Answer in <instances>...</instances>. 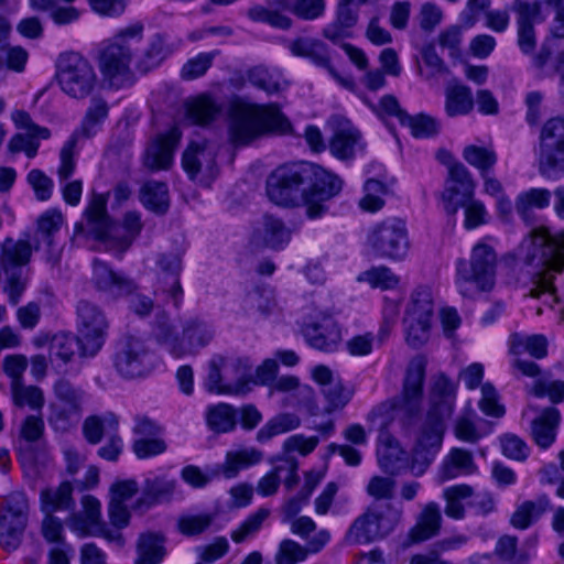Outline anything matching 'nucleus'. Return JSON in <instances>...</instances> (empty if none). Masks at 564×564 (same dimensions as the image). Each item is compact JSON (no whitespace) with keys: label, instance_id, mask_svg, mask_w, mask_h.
<instances>
[{"label":"nucleus","instance_id":"9b49d317","mask_svg":"<svg viewBox=\"0 0 564 564\" xmlns=\"http://www.w3.org/2000/svg\"><path fill=\"white\" fill-rule=\"evenodd\" d=\"M93 284L112 297H128L129 308L139 316H148L153 310V301L138 292L137 283L122 272L113 271L107 263L93 261Z\"/></svg>","mask_w":564,"mask_h":564},{"label":"nucleus","instance_id":"5701e85b","mask_svg":"<svg viewBox=\"0 0 564 564\" xmlns=\"http://www.w3.org/2000/svg\"><path fill=\"white\" fill-rule=\"evenodd\" d=\"M63 223L64 217L56 209L46 210L37 219L34 232L35 250L43 251L45 261L52 265L57 264L61 260L62 247L56 241V235Z\"/></svg>","mask_w":564,"mask_h":564},{"label":"nucleus","instance_id":"c756f323","mask_svg":"<svg viewBox=\"0 0 564 564\" xmlns=\"http://www.w3.org/2000/svg\"><path fill=\"white\" fill-rule=\"evenodd\" d=\"M175 46L169 42L164 33L153 34L148 42L145 50L135 63L137 69L147 74L159 67L174 51Z\"/></svg>","mask_w":564,"mask_h":564},{"label":"nucleus","instance_id":"58836bf2","mask_svg":"<svg viewBox=\"0 0 564 564\" xmlns=\"http://www.w3.org/2000/svg\"><path fill=\"white\" fill-rule=\"evenodd\" d=\"M256 235L265 247L273 250L284 249L291 240V230L281 219L272 215L263 216L262 227Z\"/></svg>","mask_w":564,"mask_h":564},{"label":"nucleus","instance_id":"a878e982","mask_svg":"<svg viewBox=\"0 0 564 564\" xmlns=\"http://www.w3.org/2000/svg\"><path fill=\"white\" fill-rule=\"evenodd\" d=\"M307 344L318 350L333 351L341 340V332L332 315L318 312L302 329Z\"/></svg>","mask_w":564,"mask_h":564},{"label":"nucleus","instance_id":"49530a36","mask_svg":"<svg viewBox=\"0 0 564 564\" xmlns=\"http://www.w3.org/2000/svg\"><path fill=\"white\" fill-rule=\"evenodd\" d=\"M108 112L109 107L104 99L93 98L82 120L80 128L75 131L78 132V138L80 135L85 138L95 135L99 130L100 124L108 117Z\"/></svg>","mask_w":564,"mask_h":564},{"label":"nucleus","instance_id":"7ed1b4c3","mask_svg":"<svg viewBox=\"0 0 564 564\" xmlns=\"http://www.w3.org/2000/svg\"><path fill=\"white\" fill-rule=\"evenodd\" d=\"M424 379L425 360L416 357L408 366L402 394L391 401L382 402L367 415V420L379 431L377 449L379 465L383 471L391 475L400 474L408 468V455L390 434L388 426L397 413L412 417L420 412Z\"/></svg>","mask_w":564,"mask_h":564},{"label":"nucleus","instance_id":"603ef678","mask_svg":"<svg viewBox=\"0 0 564 564\" xmlns=\"http://www.w3.org/2000/svg\"><path fill=\"white\" fill-rule=\"evenodd\" d=\"M154 336L156 341L164 346L173 357L182 358L185 356V350L182 348V339L175 335L169 318L164 314L156 317Z\"/></svg>","mask_w":564,"mask_h":564},{"label":"nucleus","instance_id":"a18cd8bd","mask_svg":"<svg viewBox=\"0 0 564 564\" xmlns=\"http://www.w3.org/2000/svg\"><path fill=\"white\" fill-rule=\"evenodd\" d=\"M213 330L203 322L191 321L183 329L182 348L186 355H195L213 338Z\"/></svg>","mask_w":564,"mask_h":564},{"label":"nucleus","instance_id":"20e7f679","mask_svg":"<svg viewBox=\"0 0 564 564\" xmlns=\"http://www.w3.org/2000/svg\"><path fill=\"white\" fill-rule=\"evenodd\" d=\"M455 399V383L440 375L431 388L426 420L413 447L411 460L408 459V468L414 476H422L440 452L445 422L453 415Z\"/></svg>","mask_w":564,"mask_h":564},{"label":"nucleus","instance_id":"b1692460","mask_svg":"<svg viewBox=\"0 0 564 564\" xmlns=\"http://www.w3.org/2000/svg\"><path fill=\"white\" fill-rule=\"evenodd\" d=\"M217 147L205 139L193 140L188 143L182 156V165L189 178L194 180L198 174L207 178L215 177Z\"/></svg>","mask_w":564,"mask_h":564},{"label":"nucleus","instance_id":"680f3d73","mask_svg":"<svg viewBox=\"0 0 564 564\" xmlns=\"http://www.w3.org/2000/svg\"><path fill=\"white\" fill-rule=\"evenodd\" d=\"M513 11L517 13V26H532L543 20L541 4L536 1L514 0Z\"/></svg>","mask_w":564,"mask_h":564},{"label":"nucleus","instance_id":"a19ab883","mask_svg":"<svg viewBox=\"0 0 564 564\" xmlns=\"http://www.w3.org/2000/svg\"><path fill=\"white\" fill-rule=\"evenodd\" d=\"M360 133L348 122L338 128L329 142V150L334 156L339 160H349L354 158L359 147Z\"/></svg>","mask_w":564,"mask_h":564},{"label":"nucleus","instance_id":"4d7b16f0","mask_svg":"<svg viewBox=\"0 0 564 564\" xmlns=\"http://www.w3.org/2000/svg\"><path fill=\"white\" fill-rule=\"evenodd\" d=\"M54 393L59 401L68 405L74 412L82 410L85 400V391L83 389L73 386L65 379H59L54 384Z\"/></svg>","mask_w":564,"mask_h":564},{"label":"nucleus","instance_id":"393cba45","mask_svg":"<svg viewBox=\"0 0 564 564\" xmlns=\"http://www.w3.org/2000/svg\"><path fill=\"white\" fill-rule=\"evenodd\" d=\"M97 355H84L83 345L77 335L59 332L50 341V358L57 366H69L67 371L79 373L83 362Z\"/></svg>","mask_w":564,"mask_h":564},{"label":"nucleus","instance_id":"7c9ffc66","mask_svg":"<svg viewBox=\"0 0 564 564\" xmlns=\"http://www.w3.org/2000/svg\"><path fill=\"white\" fill-rule=\"evenodd\" d=\"M166 536L162 532H144L137 540L134 564H160L166 556Z\"/></svg>","mask_w":564,"mask_h":564},{"label":"nucleus","instance_id":"f704fd0d","mask_svg":"<svg viewBox=\"0 0 564 564\" xmlns=\"http://www.w3.org/2000/svg\"><path fill=\"white\" fill-rule=\"evenodd\" d=\"M551 508L546 495H540L534 500H525L518 505L510 518V524L518 530H525L535 523Z\"/></svg>","mask_w":564,"mask_h":564},{"label":"nucleus","instance_id":"9d476101","mask_svg":"<svg viewBox=\"0 0 564 564\" xmlns=\"http://www.w3.org/2000/svg\"><path fill=\"white\" fill-rule=\"evenodd\" d=\"M497 254L492 247L478 243L473 248L469 263L457 261L456 284L464 297L474 299L495 285Z\"/></svg>","mask_w":564,"mask_h":564},{"label":"nucleus","instance_id":"473e14b6","mask_svg":"<svg viewBox=\"0 0 564 564\" xmlns=\"http://www.w3.org/2000/svg\"><path fill=\"white\" fill-rule=\"evenodd\" d=\"M176 487V480L155 476L147 478L142 489V496L137 501L138 508H151L171 500Z\"/></svg>","mask_w":564,"mask_h":564},{"label":"nucleus","instance_id":"4468645a","mask_svg":"<svg viewBox=\"0 0 564 564\" xmlns=\"http://www.w3.org/2000/svg\"><path fill=\"white\" fill-rule=\"evenodd\" d=\"M112 364L122 378H142L155 368L156 356L148 340L129 334L117 341Z\"/></svg>","mask_w":564,"mask_h":564},{"label":"nucleus","instance_id":"f3484780","mask_svg":"<svg viewBox=\"0 0 564 564\" xmlns=\"http://www.w3.org/2000/svg\"><path fill=\"white\" fill-rule=\"evenodd\" d=\"M263 458V453L254 447H245L237 451H229L226 454L225 462L216 464L210 469V476L202 473V470L193 465H188L182 469V479L195 488L206 486L210 478L224 477L232 479L238 476L241 469L259 464Z\"/></svg>","mask_w":564,"mask_h":564},{"label":"nucleus","instance_id":"8fccbe9b","mask_svg":"<svg viewBox=\"0 0 564 564\" xmlns=\"http://www.w3.org/2000/svg\"><path fill=\"white\" fill-rule=\"evenodd\" d=\"M301 424L296 414L282 413L269 420L257 433V441L265 443L272 437L293 431Z\"/></svg>","mask_w":564,"mask_h":564},{"label":"nucleus","instance_id":"4be33fe9","mask_svg":"<svg viewBox=\"0 0 564 564\" xmlns=\"http://www.w3.org/2000/svg\"><path fill=\"white\" fill-rule=\"evenodd\" d=\"M475 182L469 171L462 163L449 167L445 188L442 192V203L448 216H455L459 208L474 198Z\"/></svg>","mask_w":564,"mask_h":564},{"label":"nucleus","instance_id":"3c124183","mask_svg":"<svg viewBox=\"0 0 564 564\" xmlns=\"http://www.w3.org/2000/svg\"><path fill=\"white\" fill-rule=\"evenodd\" d=\"M474 108L471 89L456 85L447 90L445 110L449 117L464 116Z\"/></svg>","mask_w":564,"mask_h":564},{"label":"nucleus","instance_id":"de8ad7c7","mask_svg":"<svg viewBox=\"0 0 564 564\" xmlns=\"http://www.w3.org/2000/svg\"><path fill=\"white\" fill-rule=\"evenodd\" d=\"M270 509L259 508L256 512L249 514L235 530L231 531L230 538L237 543H243L257 536L263 528L264 522L270 517Z\"/></svg>","mask_w":564,"mask_h":564},{"label":"nucleus","instance_id":"774afa93","mask_svg":"<svg viewBox=\"0 0 564 564\" xmlns=\"http://www.w3.org/2000/svg\"><path fill=\"white\" fill-rule=\"evenodd\" d=\"M248 79L253 86L267 91L268 94H274L281 89L279 77L261 66L250 69L248 73Z\"/></svg>","mask_w":564,"mask_h":564},{"label":"nucleus","instance_id":"f8f14e48","mask_svg":"<svg viewBox=\"0 0 564 564\" xmlns=\"http://www.w3.org/2000/svg\"><path fill=\"white\" fill-rule=\"evenodd\" d=\"M55 77L61 90L69 98L77 100L89 97L98 84L93 64L75 52L59 55Z\"/></svg>","mask_w":564,"mask_h":564},{"label":"nucleus","instance_id":"dca6fc26","mask_svg":"<svg viewBox=\"0 0 564 564\" xmlns=\"http://www.w3.org/2000/svg\"><path fill=\"white\" fill-rule=\"evenodd\" d=\"M434 302L430 288L415 289L410 297L403 318L405 340L409 346L420 348L430 338Z\"/></svg>","mask_w":564,"mask_h":564},{"label":"nucleus","instance_id":"0e129e2a","mask_svg":"<svg viewBox=\"0 0 564 564\" xmlns=\"http://www.w3.org/2000/svg\"><path fill=\"white\" fill-rule=\"evenodd\" d=\"M404 127H409L411 133L415 138H430L438 132V123L436 120L426 115L410 116L404 120Z\"/></svg>","mask_w":564,"mask_h":564},{"label":"nucleus","instance_id":"c9c22d12","mask_svg":"<svg viewBox=\"0 0 564 564\" xmlns=\"http://www.w3.org/2000/svg\"><path fill=\"white\" fill-rule=\"evenodd\" d=\"M220 112L221 105L208 94L199 95L188 100L185 105L186 119L192 124L208 126Z\"/></svg>","mask_w":564,"mask_h":564},{"label":"nucleus","instance_id":"338daca9","mask_svg":"<svg viewBox=\"0 0 564 564\" xmlns=\"http://www.w3.org/2000/svg\"><path fill=\"white\" fill-rule=\"evenodd\" d=\"M502 454L513 460L523 462L530 453L527 443L516 434H505L500 437Z\"/></svg>","mask_w":564,"mask_h":564},{"label":"nucleus","instance_id":"e2e57ef3","mask_svg":"<svg viewBox=\"0 0 564 564\" xmlns=\"http://www.w3.org/2000/svg\"><path fill=\"white\" fill-rule=\"evenodd\" d=\"M322 393L327 402L326 412L340 410L350 401L352 392L344 388L341 380L322 388Z\"/></svg>","mask_w":564,"mask_h":564},{"label":"nucleus","instance_id":"6e6d98bb","mask_svg":"<svg viewBox=\"0 0 564 564\" xmlns=\"http://www.w3.org/2000/svg\"><path fill=\"white\" fill-rule=\"evenodd\" d=\"M280 3L303 20L312 21L324 14V0H280Z\"/></svg>","mask_w":564,"mask_h":564},{"label":"nucleus","instance_id":"4c0bfd02","mask_svg":"<svg viewBox=\"0 0 564 564\" xmlns=\"http://www.w3.org/2000/svg\"><path fill=\"white\" fill-rule=\"evenodd\" d=\"M119 419L112 412H106L101 415L87 416L82 426L85 440L91 444L97 445L101 442L104 436H109L118 432Z\"/></svg>","mask_w":564,"mask_h":564},{"label":"nucleus","instance_id":"69168bd1","mask_svg":"<svg viewBox=\"0 0 564 564\" xmlns=\"http://www.w3.org/2000/svg\"><path fill=\"white\" fill-rule=\"evenodd\" d=\"M214 517L210 513L183 516L177 521L178 531L187 536L200 534L213 522Z\"/></svg>","mask_w":564,"mask_h":564},{"label":"nucleus","instance_id":"423d86ee","mask_svg":"<svg viewBox=\"0 0 564 564\" xmlns=\"http://www.w3.org/2000/svg\"><path fill=\"white\" fill-rule=\"evenodd\" d=\"M86 226L76 223L72 241L76 242L82 236H91L104 243L108 251L122 254L132 245L142 229L141 215L138 212L124 214L122 224L110 221L106 209V202L95 198L85 210Z\"/></svg>","mask_w":564,"mask_h":564},{"label":"nucleus","instance_id":"052dcab7","mask_svg":"<svg viewBox=\"0 0 564 564\" xmlns=\"http://www.w3.org/2000/svg\"><path fill=\"white\" fill-rule=\"evenodd\" d=\"M13 402L17 406L29 405L33 410L41 409L44 404L43 392L34 386L24 387L20 382L12 384Z\"/></svg>","mask_w":564,"mask_h":564},{"label":"nucleus","instance_id":"0eeeda50","mask_svg":"<svg viewBox=\"0 0 564 564\" xmlns=\"http://www.w3.org/2000/svg\"><path fill=\"white\" fill-rule=\"evenodd\" d=\"M143 30V24L135 22L120 29L111 37L100 43L97 55L98 67L104 79L111 87L123 88L134 84L132 42L139 43L142 40Z\"/></svg>","mask_w":564,"mask_h":564},{"label":"nucleus","instance_id":"aec40b11","mask_svg":"<svg viewBox=\"0 0 564 564\" xmlns=\"http://www.w3.org/2000/svg\"><path fill=\"white\" fill-rule=\"evenodd\" d=\"M73 487L70 482L64 481L57 488H47L41 491L42 511L46 517L42 523V534L48 543L65 544L63 538V524L52 513L58 510L73 509Z\"/></svg>","mask_w":564,"mask_h":564},{"label":"nucleus","instance_id":"1a4fd4ad","mask_svg":"<svg viewBox=\"0 0 564 564\" xmlns=\"http://www.w3.org/2000/svg\"><path fill=\"white\" fill-rule=\"evenodd\" d=\"M252 368L249 357L216 355L208 362L204 387L215 394L245 395L251 391Z\"/></svg>","mask_w":564,"mask_h":564},{"label":"nucleus","instance_id":"37998d69","mask_svg":"<svg viewBox=\"0 0 564 564\" xmlns=\"http://www.w3.org/2000/svg\"><path fill=\"white\" fill-rule=\"evenodd\" d=\"M206 423L215 433L232 432L237 426V411L232 405L224 402L210 405L206 410Z\"/></svg>","mask_w":564,"mask_h":564},{"label":"nucleus","instance_id":"ddd939ff","mask_svg":"<svg viewBox=\"0 0 564 564\" xmlns=\"http://www.w3.org/2000/svg\"><path fill=\"white\" fill-rule=\"evenodd\" d=\"M31 254L32 247L29 241L7 238L0 243V281L3 282V291L12 305L19 303L26 288L23 272Z\"/></svg>","mask_w":564,"mask_h":564},{"label":"nucleus","instance_id":"412c9836","mask_svg":"<svg viewBox=\"0 0 564 564\" xmlns=\"http://www.w3.org/2000/svg\"><path fill=\"white\" fill-rule=\"evenodd\" d=\"M293 56L310 59L315 66L327 70L329 76L343 88L356 91L357 85L350 75H341L332 64L328 46L313 37H297L288 45Z\"/></svg>","mask_w":564,"mask_h":564},{"label":"nucleus","instance_id":"09e8293b","mask_svg":"<svg viewBox=\"0 0 564 564\" xmlns=\"http://www.w3.org/2000/svg\"><path fill=\"white\" fill-rule=\"evenodd\" d=\"M510 351L513 355L529 352L536 359L544 358L547 355V339L545 336L534 334L530 336L513 334L510 337Z\"/></svg>","mask_w":564,"mask_h":564},{"label":"nucleus","instance_id":"f03ea898","mask_svg":"<svg viewBox=\"0 0 564 564\" xmlns=\"http://www.w3.org/2000/svg\"><path fill=\"white\" fill-rule=\"evenodd\" d=\"M341 180L319 165L299 162L279 166L267 180V194L276 205L306 207L310 219L327 212L326 202L341 191Z\"/></svg>","mask_w":564,"mask_h":564},{"label":"nucleus","instance_id":"2f4dec72","mask_svg":"<svg viewBox=\"0 0 564 564\" xmlns=\"http://www.w3.org/2000/svg\"><path fill=\"white\" fill-rule=\"evenodd\" d=\"M477 471L473 454L464 448L454 447L444 457L438 477L442 481L454 479L458 476L473 475Z\"/></svg>","mask_w":564,"mask_h":564},{"label":"nucleus","instance_id":"5fc2aeb1","mask_svg":"<svg viewBox=\"0 0 564 564\" xmlns=\"http://www.w3.org/2000/svg\"><path fill=\"white\" fill-rule=\"evenodd\" d=\"M471 495L473 488L468 485H455L446 488L444 490V498L446 500L445 514L453 519H463L465 508L462 500L471 497Z\"/></svg>","mask_w":564,"mask_h":564},{"label":"nucleus","instance_id":"cd10ccee","mask_svg":"<svg viewBox=\"0 0 564 564\" xmlns=\"http://www.w3.org/2000/svg\"><path fill=\"white\" fill-rule=\"evenodd\" d=\"M156 267L166 281L161 282V291L169 294L173 300L174 306L178 307L182 302L183 290L180 283V273L182 270V259L176 253H159L156 257Z\"/></svg>","mask_w":564,"mask_h":564},{"label":"nucleus","instance_id":"39448f33","mask_svg":"<svg viewBox=\"0 0 564 564\" xmlns=\"http://www.w3.org/2000/svg\"><path fill=\"white\" fill-rule=\"evenodd\" d=\"M395 480L391 477L373 476L367 485V494L376 501L359 516L348 531L354 543H368L390 534L401 520L402 511L394 508L390 500L394 496Z\"/></svg>","mask_w":564,"mask_h":564},{"label":"nucleus","instance_id":"13d9d810","mask_svg":"<svg viewBox=\"0 0 564 564\" xmlns=\"http://www.w3.org/2000/svg\"><path fill=\"white\" fill-rule=\"evenodd\" d=\"M463 156L470 165L480 171V175L489 172L497 162V155L494 150L477 145L466 147Z\"/></svg>","mask_w":564,"mask_h":564},{"label":"nucleus","instance_id":"72a5a7b5","mask_svg":"<svg viewBox=\"0 0 564 564\" xmlns=\"http://www.w3.org/2000/svg\"><path fill=\"white\" fill-rule=\"evenodd\" d=\"M561 413L556 408H545L531 423V435L541 448L550 447L556 437Z\"/></svg>","mask_w":564,"mask_h":564},{"label":"nucleus","instance_id":"79ce46f5","mask_svg":"<svg viewBox=\"0 0 564 564\" xmlns=\"http://www.w3.org/2000/svg\"><path fill=\"white\" fill-rule=\"evenodd\" d=\"M82 506L84 509L83 514H73L72 528L73 530L79 532L82 535H88L94 533L93 529L101 523V505L96 497L91 495H85L82 498Z\"/></svg>","mask_w":564,"mask_h":564},{"label":"nucleus","instance_id":"f257e3e1","mask_svg":"<svg viewBox=\"0 0 564 564\" xmlns=\"http://www.w3.org/2000/svg\"><path fill=\"white\" fill-rule=\"evenodd\" d=\"M507 259L518 279L531 284L530 296L543 299L549 306L558 301L553 280L564 269V231L553 235L546 227H535Z\"/></svg>","mask_w":564,"mask_h":564},{"label":"nucleus","instance_id":"a211bd4d","mask_svg":"<svg viewBox=\"0 0 564 564\" xmlns=\"http://www.w3.org/2000/svg\"><path fill=\"white\" fill-rule=\"evenodd\" d=\"M539 141V172L547 178H558L564 174V118L549 119Z\"/></svg>","mask_w":564,"mask_h":564},{"label":"nucleus","instance_id":"864d4df0","mask_svg":"<svg viewBox=\"0 0 564 564\" xmlns=\"http://www.w3.org/2000/svg\"><path fill=\"white\" fill-rule=\"evenodd\" d=\"M295 468V459L294 458H283L280 459L278 464H275L272 471L264 475L259 481L257 486V491L259 495L263 497L271 496L276 492L280 481L282 480L283 471H291Z\"/></svg>","mask_w":564,"mask_h":564},{"label":"nucleus","instance_id":"bb28decb","mask_svg":"<svg viewBox=\"0 0 564 564\" xmlns=\"http://www.w3.org/2000/svg\"><path fill=\"white\" fill-rule=\"evenodd\" d=\"M181 139L177 128L152 140L143 155V164L150 171L167 170L173 162L174 150Z\"/></svg>","mask_w":564,"mask_h":564},{"label":"nucleus","instance_id":"bf43d9fd","mask_svg":"<svg viewBox=\"0 0 564 564\" xmlns=\"http://www.w3.org/2000/svg\"><path fill=\"white\" fill-rule=\"evenodd\" d=\"M307 558V550L292 539H284L279 543L274 554L275 564H297Z\"/></svg>","mask_w":564,"mask_h":564},{"label":"nucleus","instance_id":"e433bc0d","mask_svg":"<svg viewBox=\"0 0 564 564\" xmlns=\"http://www.w3.org/2000/svg\"><path fill=\"white\" fill-rule=\"evenodd\" d=\"M552 193L546 188L533 187L521 192L514 202V209L528 225L534 220L533 209H544L550 206Z\"/></svg>","mask_w":564,"mask_h":564},{"label":"nucleus","instance_id":"6ab92c4d","mask_svg":"<svg viewBox=\"0 0 564 564\" xmlns=\"http://www.w3.org/2000/svg\"><path fill=\"white\" fill-rule=\"evenodd\" d=\"M76 314V335L84 355H98L108 337L109 322L105 312L95 303L82 300L77 303Z\"/></svg>","mask_w":564,"mask_h":564},{"label":"nucleus","instance_id":"c03bdc74","mask_svg":"<svg viewBox=\"0 0 564 564\" xmlns=\"http://www.w3.org/2000/svg\"><path fill=\"white\" fill-rule=\"evenodd\" d=\"M28 514H4L0 518V544L6 550H15L21 542Z\"/></svg>","mask_w":564,"mask_h":564},{"label":"nucleus","instance_id":"6e6552de","mask_svg":"<svg viewBox=\"0 0 564 564\" xmlns=\"http://www.w3.org/2000/svg\"><path fill=\"white\" fill-rule=\"evenodd\" d=\"M291 122L275 106L234 104L229 111L228 135L235 147H246L258 138L269 134H285Z\"/></svg>","mask_w":564,"mask_h":564},{"label":"nucleus","instance_id":"c85d7f7f","mask_svg":"<svg viewBox=\"0 0 564 564\" xmlns=\"http://www.w3.org/2000/svg\"><path fill=\"white\" fill-rule=\"evenodd\" d=\"M442 514L436 502L427 503L416 519L415 525L409 531L405 546L421 543L436 536L441 530Z\"/></svg>","mask_w":564,"mask_h":564},{"label":"nucleus","instance_id":"ea45409f","mask_svg":"<svg viewBox=\"0 0 564 564\" xmlns=\"http://www.w3.org/2000/svg\"><path fill=\"white\" fill-rule=\"evenodd\" d=\"M140 202L156 215H164L170 208L167 184L159 181H147L140 188Z\"/></svg>","mask_w":564,"mask_h":564},{"label":"nucleus","instance_id":"2eb2a0df","mask_svg":"<svg viewBox=\"0 0 564 564\" xmlns=\"http://www.w3.org/2000/svg\"><path fill=\"white\" fill-rule=\"evenodd\" d=\"M367 246L377 258L404 260L410 248L405 223L394 217L373 225L367 234Z\"/></svg>","mask_w":564,"mask_h":564}]
</instances>
